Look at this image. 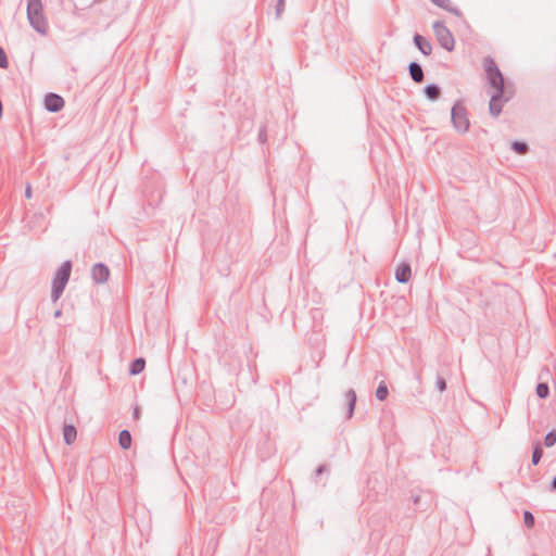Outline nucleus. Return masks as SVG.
<instances>
[{
  "mask_svg": "<svg viewBox=\"0 0 556 556\" xmlns=\"http://www.w3.org/2000/svg\"><path fill=\"white\" fill-rule=\"evenodd\" d=\"M27 20L29 25L39 34L46 35L48 33L49 26L43 14L41 0H27Z\"/></svg>",
  "mask_w": 556,
  "mask_h": 556,
  "instance_id": "f257e3e1",
  "label": "nucleus"
},
{
  "mask_svg": "<svg viewBox=\"0 0 556 556\" xmlns=\"http://www.w3.org/2000/svg\"><path fill=\"white\" fill-rule=\"evenodd\" d=\"M73 264L71 261H65L58 268L52 280L51 301L56 302L64 292V289L70 280Z\"/></svg>",
  "mask_w": 556,
  "mask_h": 556,
  "instance_id": "f03ea898",
  "label": "nucleus"
},
{
  "mask_svg": "<svg viewBox=\"0 0 556 556\" xmlns=\"http://www.w3.org/2000/svg\"><path fill=\"white\" fill-rule=\"evenodd\" d=\"M482 65L486 75L488 83L490 87L494 89V92L509 91L505 87L504 76L492 56L488 55L483 58Z\"/></svg>",
  "mask_w": 556,
  "mask_h": 556,
  "instance_id": "7ed1b4c3",
  "label": "nucleus"
},
{
  "mask_svg": "<svg viewBox=\"0 0 556 556\" xmlns=\"http://www.w3.org/2000/svg\"><path fill=\"white\" fill-rule=\"evenodd\" d=\"M451 122L454 129L459 134H466L469 130L470 121L468 117V111L460 101H456L452 106Z\"/></svg>",
  "mask_w": 556,
  "mask_h": 556,
  "instance_id": "20e7f679",
  "label": "nucleus"
},
{
  "mask_svg": "<svg viewBox=\"0 0 556 556\" xmlns=\"http://www.w3.org/2000/svg\"><path fill=\"white\" fill-rule=\"evenodd\" d=\"M432 28L440 46L446 51H452L454 49L455 41L451 30L441 21H435Z\"/></svg>",
  "mask_w": 556,
  "mask_h": 556,
  "instance_id": "39448f33",
  "label": "nucleus"
},
{
  "mask_svg": "<svg viewBox=\"0 0 556 556\" xmlns=\"http://www.w3.org/2000/svg\"><path fill=\"white\" fill-rule=\"evenodd\" d=\"M513 98L511 91H498L491 94L489 111L493 117H497L503 110L504 103Z\"/></svg>",
  "mask_w": 556,
  "mask_h": 556,
  "instance_id": "423d86ee",
  "label": "nucleus"
},
{
  "mask_svg": "<svg viewBox=\"0 0 556 556\" xmlns=\"http://www.w3.org/2000/svg\"><path fill=\"white\" fill-rule=\"evenodd\" d=\"M64 106V99L53 92L48 93L45 97V109L48 112L56 113L60 112Z\"/></svg>",
  "mask_w": 556,
  "mask_h": 556,
  "instance_id": "0eeeda50",
  "label": "nucleus"
},
{
  "mask_svg": "<svg viewBox=\"0 0 556 556\" xmlns=\"http://www.w3.org/2000/svg\"><path fill=\"white\" fill-rule=\"evenodd\" d=\"M91 276L94 282L104 283L110 276L109 267L103 263H97L92 266Z\"/></svg>",
  "mask_w": 556,
  "mask_h": 556,
  "instance_id": "6e6552de",
  "label": "nucleus"
},
{
  "mask_svg": "<svg viewBox=\"0 0 556 556\" xmlns=\"http://www.w3.org/2000/svg\"><path fill=\"white\" fill-rule=\"evenodd\" d=\"M412 277V268L410 265L406 262H402L399 264L395 270V279L400 283H406L409 281Z\"/></svg>",
  "mask_w": 556,
  "mask_h": 556,
  "instance_id": "1a4fd4ad",
  "label": "nucleus"
},
{
  "mask_svg": "<svg viewBox=\"0 0 556 556\" xmlns=\"http://www.w3.org/2000/svg\"><path fill=\"white\" fill-rule=\"evenodd\" d=\"M408 74L410 79L416 84H420L425 79L424 70L418 62L413 61L408 64Z\"/></svg>",
  "mask_w": 556,
  "mask_h": 556,
  "instance_id": "9d476101",
  "label": "nucleus"
},
{
  "mask_svg": "<svg viewBox=\"0 0 556 556\" xmlns=\"http://www.w3.org/2000/svg\"><path fill=\"white\" fill-rule=\"evenodd\" d=\"M414 43L416 48L426 56L430 55L432 52V46L428 39L419 34L414 35Z\"/></svg>",
  "mask_w": 556,
  "mask_h": 556,
  "instance_id": "9b49d317",
  "label": "nucleus"
},
{
  "mask_svg": "<svg viewBox=\"0 0 556 556\" xmlns=\"http://www.w3.org/2000/svg\"><path fill=\"white\" fill-rule=\"evenodd\" d=\"M345 399L348 401L346 418L351 419L354 415L355 405H356V401H357L356 392L353 389H349L345 392Z\"/></svg>",
  "mask_w": 556,
  "mask_h": 556,
  "instance_id": "f8f14e48",
  "label": "nucleus"
},
{
  "mask_svg": "<svg viewBox=\"0 0 556 556\" xmlns=\"http://www.w3.org/2000/svg\"><path fill=\"white\" fill-rule=\"evenodd\" d=\"M424 94L429 101H437L441 96V88L435 84H429L425 86Z\"/></svg>",
  "mask_w": 556,
  "mask_h": 556,
  "instance_id": "ddd939ff",
  "label": "nucleus"
},
{
  "mask_svg": "<svg viewBox=\"0 0 556 556\" xmlns=\"http://www.w3.org/2000/svg\"><path fill=\"white\" fill-rule=\"evenodd\" d=\"M437 7L459 16L462 13L458 8L454 7L450 0H430Z\"/></svg>",
  "mask_w": 556,
  "mask_h": 556,
  "instance_id": "4468645a",
  "label": "nucleus"
},
{
  "mask_svg": "<svg viewBox=\"0 0 556 556\" xmlns=\"http://www.w3.org/2000/svg\"><path fill=\"white\" fill-rule=\"evenodd\" d=\"M77 437V430L73 425H64L63 427V439L66 444L75 442Z\"/></svg>",
  "mask_w": 556,
  "mask_h": 556,
  "instance_id": "2eb2a0df",
  "label": "nucleus"
},
{
  "mask_svg": "<svg viewBox=\"0 0 556 556\" xmlns=\"http://www.w3.org/2000/svg\"><path fill=\"white\" fill-rule=\"evenodd\" d=\"M146 366V361L142 357H138L134 359L129 365V374L132 376L139 375L143 371Z\"/></svg>",
  "mask_w": 556,
  "mask_h": 556,
  "instance_id": "dca6fc26",
  "label": "nucleus"
},
{
  "mask_svg": "<svg viewBox=\"0 0 556 556\" xmlns=\"http://www.w3.org/2000/svg\"><path fill=\"white\" fill-rule=\"evenodd\" d=\"M131 434L128 430H122L118 434V444L123 450H128L131 446Z\"/></svg>",
  "mask_w": 556,
  "mask_h": 556,
  "instance_id": "f3484780",
  "label": "nucleus"
},
{
  "mask_svg": "<svg viewBox=\"0 0 556 556\" xmlns=\"http://www.w3.org/2000/svg\"><path fill=\"white\" fill-rule=\"evenodd\" d=\"M510 149L519 155H525L529 151V146L523 141L514 140L510 142Z\"/></svg>",
  "mask_w": 556,
  "mask_h": 556,
  "instance_id": "a211bd4d",
  "label": "nucleus"
},
{
  "mask_svg": "<svg viewBox=\"0 0 556 556\" xmlns=\"http://www.w3.org/2000/svg\"><path fill=\"white\" fill-rule=\"evenodd\" d=\"M376 397L379 400V401H384L388 395H389V390H388V386L384 381H381L376 390V393H375Z\"/></svg>",
  "mask_w": 556,
  "mask_h": 556,
  "instance_id": "6ab92c4d",
  "label": "nucleus"
},
{
  "mask_svg": "<svg viewBox=\"0 0 556 556\" xmlns=\"http://www.w3.org/2000/svg\"><path fill=\"white\" fill-rule=\"evenodd\" d=\"M542 456H543L542 446L540 443H535L533 445V451H532V459H531L532 464L538 465L540 463Z\"/></svg>",
  "mask_w": 556,
  "mask_h": 556,
  "instance_id": "aec40b11",
  "label": "nucleus"
},
{
  "mask_svg": "<svg viewBox=\"0 0 556 556\" xmlns=\"http://www.w3.org/2000/svg\"><path fill=\"white\" fill-rule=\"evenodd\" d=\"M535 392L540 399H546L549 395V387L545 382H540L536 386Z\"/></svg>",
  "mask_w": 556,
  "mask_h": 556,
  "instance_id": "412c9836",
  "label": "nucleus"
},
{
  "mask_svg": "<svg viewBox=\"0 0 556 556\" xmlns=\"http://www.w3.org/2000/svg\"><path fill=\"white\" fill-rule=\"evenodd\" d=\"M556 444V430H551L546 433L544 438V445L546 447H552Z\"/></svg>",
  "mask_w": 556,
  "mask_h": 556,
  "instance_id": "4be33fe9",
  "label": "nucleus"
},
{
  "mask_svg": "<svg viewBox=\"0 0 556 556\" xmlns=\"http://www.w3.org/2000/svg\"><path fill=\"white\" fill-rule=\"evenodd\" d=\"M523 522L527 528L531 529L534 527L535 519L531 511L525 510L523 511Z\"/></svg>",
  "mask_w": 556,
  "mask_h": 556,
  "instance_id": "5701e85b",
  "label": "nucleus"
},
{
  "mask_svg": "<svg viewBox=\"0 0 556 556\" xmlns=\"http://www.w3.org/2000/svg\"><path fill=\"white\" fill-rule=\"evenodd\" d=\"M286 0H278L275 7V17L279 20L285 11Z\"/></svg>",
  "mask_w": 556,
  "mask_h": 556,
  "instance_id": "b1692460",
  "label": "nucleus"
},
{
  "mask_svg": "<svg viewBox=\"0 0 556 556\" xmlns=\"http://www.w3.org/2000/svg\"><path fill=\"white\" fill-rule=\"evenodd\" d=\"M9 61L4 49L0 46V68H8Z\"/></svg>",
  "mask_w": 556,
  "mask_h": 556,
  "instance_id": "393cba45",
  "label": "nucleus"
},
{
  "mask_svg": "<svg viewBox=\"0 0 556 556\" xmlns=\"http://www.w3.org/2000/svg\"><path fill=\"white\" fill-rule=\"evenodd\" d=\"M435 387H437V389H438L441 393H442V392H444V391L446 390V381H445V379H444L442 376H440V375H438V376H437Z\"/></svg>",
  "mask_w": 556,
  "mask_h": 556,
  "instance_id": "a878e982",
  "label": "nucleus"
},
{
  "mask_svg": "<svg viewBox=\"0 0 556 556\" xmlns=\"http://www.w3.org/2000/svg\"><path fill=\"white\" fill-rule=\"evenodd\" d=\"M329 468L327 465H319L316 470H315V482H317V478L325 473V472H328Z\"/></svg>",
  "mask_w": 556,
  "mask_h": 556,
  "instance_id": "bb28decb",
  "label": "nucleus"
},
{
  "mask_svg": "<svg viewBox=\"0 0 556 556\" xmlns=\"http://www.w3.org/2000/svg\"><path fill=\"white\" fill-rule=\"evenodd\" d=\"M140 418V408L139 406H136L134 408V419L138 420Z\"/></svg>",
  "mask_w": 556,
  "mask_h": 556,
  "instance_id": "cd10ccee",
  "label": "nucleus"
},
{
  "mask_svg": "<svg viewBox=\"0 0 556 556\" xmlns=\"http://www.w3.org/2000/svg\"><path fill=\"white\" fill-rule=\"evenodd\" d=\"M25 195L28 199L31 197V187H30V185H27V187L25 189Z\"/></svg>",
  "mask_w": 556,
  "mask_h": 556,
  "instance_id": "c85d7f7f",
  "label": "nucleus"
},
{
  "mask_svg": "<svg viewBox=\"0 0 556 556\" xmlns=\"http://www.w3.org/2000/svg\"><path fill=\"white\" fill-rule=\"evenodd\" d=\"M412 501L414 503V505H419V502H420V496L419 495H413L412 496Z\"/></svg>",
  "mask_w": 556,
  "mask_h": 556,
  "instance_id": "c756f323",
  "label": "nucleus"
},
{
  "mask_svg": "<svg viewBox=\"0 0 556 556\" xmlns=\"http://www.w3.org/2000/svg\"><path fill=\"white\" fill-rule=\"evenodd\" d=\"M551 491H556V476L553 478L549 486Z\"/></svg>",
  "mask_w": 556,
  "mask_h": 556,
  "instance_id": "7c9ffc66",
  "label": "nucleus"
},
{
  "mask_svg": "<svg viewBox=\"0 0 556 556\" xmlns=\"http://www.w3.org/2000/svg\"><path fill=\"white\" fill-rule=\"evenodd\" d=\"M265 138H266L265 130H264V129H262V130L260 131V134H258V139H260L261 141H263Z\"/></svg>",
  "mask_w": 556,
  "mask_h": 556,
  "instance_id": "2f4dec72",
  "label": "nucleus"
},
{
  "mask_svg": "<svg viewBox=\"0 0 556 556\" xmlns=\"http://www.w3.org/2000/svg\"><path fill=\"white\" fill-rule=\"evenodd\" d=\"M53 315H54L55 318H59L62 315V311L61 309H56Z\"/></svg>",
  "mask_w": 556,
  "mask_h": 556,
  "instance_id": "473e14b6",
  "label": "nucleus"
}]
</instances>
